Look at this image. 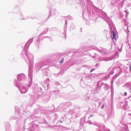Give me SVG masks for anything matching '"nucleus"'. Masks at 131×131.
<instances>
[{"instance_id": "obj_1", "label": "nucleus", "mask_w": 131, "mask_h": 131, "mask_svg": "<svg viewBox=\"0 0 131 131\" xmlns=\"http://www.w3.org/2000/svg\"><path fill=\"white\" fill-rule=\"evenodd\" d=\"M112 33L113 34V38L114 39H116V35L115 34L114 32L113 31Z\"/></svg>"}, {"instance_id": "obj_2", "label": "nucleus", "mask_w": 131, "mask_h": 131, "mask_svg": "<svg viewBox=\"0 0 131 131\" xmlns=\"http://www.w3.org/2000/svg\"><path fill=\"white\" fill-rule=\"evenodd\" d=\"M21 76L20 75H18L17 78L18 80H21Z\"/></svg>"}, {"instance_id": "obj_3", "label": "nucleus", "mask_w": 131, "mask_h": 131, "mask_svg": "<svg viewBox=\"0 0 131 131\" xmlns=\"http://www.w3.org/2000/svg\"><path fill=\"white\" fill-rule=\"evenodd\" d=\"M64 61V59L62 58L60 62V63L61 64Z\"/></svg>"}, {"instance_id": "obj_4", "label": "nucleus", "mask_w": 131, "mask_h": 131, "mask_svg": "<svg viewBox=\"0 0 131 131\" xmlns=\"http://www.w3.org/2000/svg\"><path fill=\"white\" fill-rule=\"evenodd\" d=\"M124 95L125 96H126L127 95V93L126 92H125L124 93Z\"/></svg>"}, {"instance_id": "obj_5", "label": "nucleus", "mask_w": 131, "mask_h": 131, "mask_svg": "<svg viewBox=\"0 0 131 131\" xmlns=\"http://www.w3.org/2000/svg\"><path fill=\"white\" fill-rule=\"evenodd\" d=\"M104 105H102V106L101 107V108H104Z\"/></svg>"}, {"instance_id": "obj_6", "label": "nucleus", "mask_w": 131, "mask_h": 131, "mask_svg": "<svg viewBox=\"0 0 131 131\" xmlns=\"http://www.w3.org/2000/svg\"><path fill=\"white\" fill-rule=\"evenodd\" d=\"M130 70L131 71V65H130Z\"/></svg>"}, {"instance_id": "obj_7", "label": "nucleus", "mask_w": 131, "mask_h": 131, "mask_svg": "<svg viewBox=\"0 0 131 131\" xmlns=\"http://www.w3.org/2000/svg\"><path fill=\"white\" fill-rule=\"evenodd\" d=\"M93 69H92L91 71V72H92V71H93Z\"/></svg>"}]
</instances>
